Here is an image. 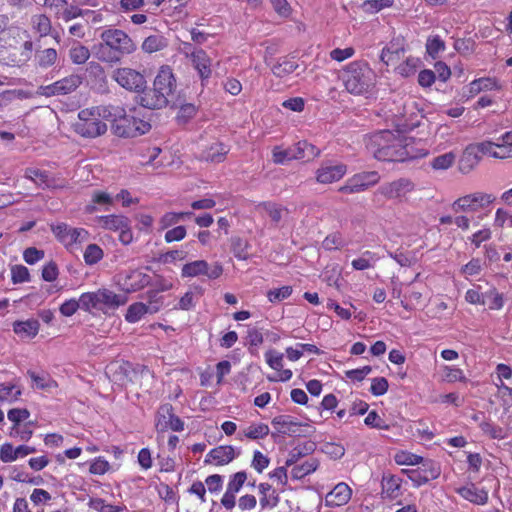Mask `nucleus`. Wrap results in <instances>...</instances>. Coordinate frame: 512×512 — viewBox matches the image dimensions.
<instances>
[{
  "label": "nucleus",
  "instance_id": "obj_1",
  "mask_svg": "<svg viewBox=\"0 0 512 512\" xmlns=\"http://www.w3.org/2000/svg\"><path fill=\"white\" fill-rule=\"evenodd\" d=\"M102 43L93 47L96 58L111 65L128 54V35L120 29H107L101 33Z\"/></svg>",
  "mask_w": 512,
  "mask_h": 512
},
{
  "label": "nucleus",
  "instance_id": "obj_2",
  "mask_svg": "<svg viewBox=\"0 0 512 512\" xmlns=\"http://www.w3.org/2000/svg\"><path fill=\"white\" fill-rule=\"evenodd\" d=\"M403 139L404 135L398 131L382 130L370 137L368 146L376 159L400 162V149L403 147Z\"/></svg>",
  "mask_w": 512,
  "mask_h": 512
},
{
  "label": "nucleus",
  "instance_id": "obj_3",
  "mask_svg": "<svg viewBox=\"0 0 512 512\" xmlns=\"http://www.w3.org/2000/svg\"><path fill=\"white\" fill-rule=\"evenodd\" d=\"M33 43L23 40L18 32L16 36L0 37V62L20 66L25 64L32 55Z\"/></svg>",
  "mask_w": 512,
  "mask_h": 512
},
{
  "label": "nucleus",
  "instance_id": "obj_4",
  "mask_svg": "<svg viewBox=\"0 0 512 512\" xmlns=\"http://www.w3.org/2000/svg\"><path fill=\"white\" fill-rule=\"evenodd\" d=\"M126 301V293L117 294L108 289H99L95 292H87L81 295L82 310L87 312H90L92 309H115L120 305H124Z\"/></svg>",
  "mask_w": 512,
  "mask_h": 512
},
{
  "label": "nucleus",
  "instance_id": "obj_5",
  "mask_svg": "<svg viewBox=\"0 0 512 512\" xmlns=\"http://www.w3.org/2000/svg\"><path fill=\"white\" fill-rule=\"evenodd\" d=\"M373 73L363 63L353 62L349 64L343 74L344 85L352 94H362L372 85Z\"/></svg>",
  "mask_w": 512,
  "mask_h": 512
},
{
  "label": "nucleus",
  "instance_id": "obj_6",
  "mask_svg": "<svg viewBox=\"0 0 512 512\" xmlns=\"http://www.w3.org/2000/svg\"><path fill=\"white\" fill-rule=\"evenodd\" d=\"M100 113L97 108L83 109L78 114V121L75 123V131L88 138H94L104 134L107 126L99 119Z\"/></svg>",
  "mask_w": 512,
  "mask_h": 512
},
{
  "label": "nucleus",
  "instance_id": "obj_7",
  "mask_svg": "<svg viewBox=\"0 0 512 512\" xmlns=\"http://www.w3.org/2000/svg\"><path fill=\"white\" fill-rule=\"evenodd\" d=\"M495 197L491 194L476 192L456 199L452 204V210L458 212H476L489 206Z\"/></svg>",
  "mask_w": 512,
  "mask_h": 512
},
{
  "label": "nucleus",
  "instance_id": "obj_8",
  "mask_svg": "<svg viewBox=\"0 0 512 512\" xmlns=\"http://www.w3.org/2000/svg\"><path fill=\"white\" fill-rule=\"evenodd\" d=\"M153 87L156 92L161 94L159 97L161 102L164 100H166L168 104L172 102L177 84L173 70L170 66L163 65L160 67L157 76L155 77Z\"/></svg>",
  "mask_w": 512,
  "mask_h": 512
},
{
  "label": "nucleus",
  "instance_id": "obj_9",
  "mask_svg": "<svg viewBox=\"0 0 512 512\" xmlns=\"http://www.w3.org/2000/svg\"><path fill=\"white\" fill-rule=\"evenodd\" d=\"M380 181V176L376 171L361 172L348 179L345 185L339 188L342 193H359Z\"/></svg>",
  "mask_w": 512,
  "mask_h": 512
},
{
  "label": "nucleus",
  "instance_id": "obj_10",
  "mask_svg": "<svg viewBox=\"0 0 512 512\" xmlns=\"http://www.w3.org/2000/svg\"><path fill=\"white\" fill-rule=\"evenodd\" d=\"M415 188L414 183L408 178H399L381 185L377 192L388 200L401 201Z\"/></svg>",
  "mask_w": 512,
  "mask_h": 512
},
{
  "label": "nucleus",
  "instance_id": "obj_11",
  "mask_svg": "<svg viewBox=\"0 0 512 512\" xmlns=\"http://www.w3.org/2000/svg\"><path fill=\"white\" fill-rule=\"evenodd\" d=\"M52 232L66 246L82 243L88 239V232L83 228H72L65 223L53 225Z\"/></svg>",
  "mask_w": 512,
  "mask_h": 512
},
{
  "label": "nucleus",
  "instance_id": "obj_12",
  "mask_svg": "<svg viewBox=\"0 0 512 512\" xmlns=\"http://www.w3.org/2000/svg\"><path fill=\"white\" fill-rule=\"evenodd\" d=\"M82 83V78L79 75L67 76L53 84L41 86V94L47 97L55 95H64L76 90Z\"/></svg>",
  "mask_w": 512,
  "mask_h": 512
},
{
  "label": "nucleus",
  "instance_id": "obj_13",
  "mask_svg": "<svg viewBox=\"0 0 512 512\" xmlns=\"http://www.w3.org/2000/svg\"><path fill=\"white\" fill-rule=\"evenodd\" d=\"M223 272L220 264L215 263L209 267L208 263L204 260H197L187 263L182 268L183 277H195L198 275H206L210 279L218 278Z\"/></svg>",
  "mask_w": 512,
  "mask_h": 512
},
{
  "label": "nucleus",
  "instance_id": "obj_14",
  "mask_svg": "<svg viewBox=\"0 0 512 512\" xmlns=\"http://www.w3.org/2000/svg\"><path fill=\"white\" fill-rule=\"evenodd\" d=\"M403 472L413 482L415 487L426 484L440 475V469L434 463L424 464V468L404 469Z\"/></svg>",
  "mask_w": 512,
  "mask_h": 512
},
{
  "label": "nucleus",
  "instance_id": "obj_15",
  "mask_svg": "<svg viewBox=\"0 0 512 512\" xmlns=\"http://www.w3.org/2000/svg\"><path fill=\"white\" fill-rule=\"evenodd\" d=\"M347 172L344 164L323 163L316 172V180L321 184L339 181Z\"/></svg>",
  "mask_w": 512,
  "mask_h": 512
},
{
  "label": "nucleus",
  "instance_id": "obj_16",
  "mask_svg": "<svg viewBox=\"0 0 512 512\" xmlns=\"http://www.w3.org/2000/svg\"><path fill=\"white\" fill-rule=\"evenodd\" d=\"M272 425L275 430L288 436H300L304 432L303 425L294 421L289 415H279L272 419Z\"/></svg>",
  "mask_w": 512,
  "mask_h": 512
},
{
  "label": "nucleus",
  "instance_id": "obj_17",
  "mask_svg": "<svg viewBox=\"0 0 512 512\" xmlns=\"http://www.w3.org/2000/svg\"><path fill=\"white\" fill-rule=\"evenodd\" d=\"M162 302L157 298V292L152 291L148 305L144 303H134L130 305V322L138 321L144 314H154L159 311Z\"/></svg>",
  "mask_w": 512,
  "mask_h": 512
},
{
  "label": "nucleus",
  "instance_id": "obj_18",
  "mask_svg": "<svg viewBox=\"0 0 512 512\" xmlns=\"http://www.w3.org/2000/svg\"><path fill=\"white\" fill-rule=\"evenodd\" d=\"M190 60L202 81L210 78L212 74V60L203 49L192 51Z\"/></svg>",
  "mask_w": 512,
  "mask_h": 512
},
{
  "label": "nucleus",
  "instance_id": "obj_19",
  "mask_svg": "<svg viewBox=\"0 0 512 512\" xmlns=\"http://www.w3.org/2000/svg\"><path fill=\"white\" fill-rule=\"evenodd\" d=\"M352 495L351 488L346 483H338L325 496V504L330 507H338L348 503Z\"/></svg>",
  "mask_w": 512,
  "mask_h": 512
},
{
  "label": "nucleus",
  "instance_id": "obj_20",
  "mask_svg": "<svg viewBox=\"0 0 512 512\" xmlns=\"http://www.w3.org/2000/svg\"><path fill=\"white\" fill-rule=\"evenodd\" d=\"M428 151L422 146L420 141L404 135L403 147L400 149V162L424 157Z\"/></svg>",
  "mask_w": 512,
  "mask_h": 512
},
{
  "label": "nucleus",
  "instance_id": "obj_21",
  "mask_svg": "<svg viewBox=\"0 0 512 512\" xmlns=\"http://www.w3.org/2000/svg\"><path fill=\"white\" fill-rule=\"evenodd\" d=\"M405 52L404 39L394 38L387 47L383 48L380 59L386 65L394 64L400 60Z\"/></svg>",
  "mask_w": 512,
  "mask_h": 512
},
{
  "label": "nucleus",
  "instance_id": "obj_22",
  "mask_svg": "<svg viewBox=\"0 0 512 512\" xmlns=\"http://www.w3.org/2000/svg\"><path fill=\"white\" fill-rule=\"evenodd\" d=\"M481 160V155L476 149L475 144L468 145L458 162V169L462 174H468L473 171Z\"/></svg>",
  "mask_w": 512,
  "mask_h": 512
},
{
  "label": "nucleus",
  "instance_id": "obj_23",
  "mask_svg": "<svg viewBox=\"0 0 512 512\" xmlns=\"http://www.w3.org/2000/svg\"><path fill=\"white\" fill-rule=\"evenodd\" d=\"M161 94L156 92L155 88L147 89L143 93H138L133 96V100L140 106L148 109H161L166 107L168 102L166 100L160 101Z\"/></svg>",
  "mask_w": 512,
  "mask_h": 512
},
{
  "label": "nucleus",
  "instance_id": "obj_24",
  "mask_svg": "<svg viewBox=\"0 0 512 512\" xmlns=\"http://www.w3.org/2000/svg\"><path fill=\"white\" fill-rule=\"evenodd\" d=\"M102 226L106 229L118 231L120 230L119 239L127 245L128 244V232L126 230L127 222L124 216L120 215H109L100 218Z\"/></svg>",
  "mask_w": 512,
  "mask_h": 512
},
{
  "label": "nucleus",
  "instance_id": "obj_25",
  "mask_svg": "<svg viewBox=\"0 0 512 512\" xmlns=\"http://www.w3.org/2000/svg\"><path fill=\"white\" fill-rule=\"evenodd\" d=\"M236 456L237 453L232 446H218L206 455L205 462L214 463L215 465H226Z\"/></svg>",
  "mask_w": 512,
  "mask_h": 512
},
{
  "label": "nucleus",
  "instance_id": "obj_26",
  "mask_svg": "<svg viewBox=\"0 0 512 512\" xmlns=\"http://www.w3.org/2000/svg\"><path fill=\"white\" fill-rule=\"evenodd\" d=\"M255 210L260 214H266L270 217L274 226H278L287 210L273 202H261L255 206Z\"/></svg>",
  "mask_w": 512,
  "mask_h": 512
},
{
  "label": "nucleus",
  "instance_id": "obj_27",
  "mask_svg": "<svg viewBox=\"0 0 512 512\" xmlns=\"http://www.w3.org/2000/svg\"><path fill=\"white\" fill-rule=\"evenodd\" d=\"M40 324L36 319L16 321L13 324V331L22 339L34 338L39 332Z\"/></svg>",
  "mask_w": 512,
  "mask_h": 512
},
{
  "label": "nucleus",
  "instance_id": "obj_28",
  "mask_svg": "<svg viewBox=\"0 0 512 512\" xmlns=\"http://www.w3.org/2000/svg\"><path fill=\"white\" fill-rule=\"evenodd\" d=\"M26 178L33 181L39 188H56L55 179L50 177L46 171H42L36 168H27L25 170Z\"/></svg>",
  "mask_w": 512,
  "mask_h": 512
},
{
  "label": "nucleus",
  "instance_id": "obj_29",
  "mask_svg": "<svg viewBox=\"0 0 512 512\" xmlns=\"http://www.w3.org/2000/svg\"><path fill=\"white\" fill-rule=\"evenodd\" d=\"M293 154L292 157L296 160L304 159L306 161L312 160L320 155V149L315 147L314 145L308 143L307 141H299L292 147Z\"/></svg>",
  "mask_w": 512,
  "mask_h": 512
},
{
  "label": "nucleus",
  "instance_id": "obj_30",
  "mask_svg": "<svg viewBox=\"0 0 512 512\" xmlns=\"http://www.w3.org/2000/svg\"><path fill=\"white\" fill-rule=\"evenodd\" d=\"M227 153L228 149L224 144L215 142L201 153V159L207 162L220 163L224 161Z\"/></svg>",
  "mask_w": 512,
  "mask_h": 512
},
{
  "label": "nucleus",
  "instance_id": "obj_31",
  "mask_svg": "<svg viewBox=\"0 0 512 512\" xmlns=\"http://www.w3.org/2000/svg\"><path fill=\"white\" fill-rule=\"evenodd\" d=\"M458 493L466 500L476 504H484L488 499L487 492L477 488L475 485L459 488Z\"/></svg>",
  "mask_w": 512,
  "mask_h": 512
},
{
  "label": "nucleus",
  "instance_id": "obj_32",
  "mask_svg": "<svg viewBox=\"0 0 512 512\" xmlns=\"http://www.w3.org/2000/svg\"><path fill=\"white\" fill-rule=\"evenodd\" d=\"M114 117L112 123V130L115 135L119 137H126L128 134V124L126 119L125 110L123 108L116 107L114 112L111 113Z\"/></svg>",
  "mask_w": 512,
  "mask_h": 512
},
{
  "label": "nucleus",
  "instance_id": "obj_33",
  "mask_svg": "<svg viewBox=\"0 0 512 512\" xmlns=\"http://www.w3.org/2000/svg\"><path fill=\"white\" fill-rule=\"evenodd\" d=\"M496 145V159L512 158V132H506L499 137L495 142Z\"/></svg>",
  "mask_w": 512,
  "mask_h": 512
},
{
  "label": "nucleus",
  "instance_id": "obj_34",
  "mask_svg": "<svg viewBox=\"0 0 512 512\" xmlns=\"http://www.w3.org/2000/svg\"><path fill=\"white\" fill-rule=\"evenodd\" d=\"M401 480L394 476H383L382 479V494L390 499H395L399 496Z\"/></svg>",
  "mask_w": 512,
  "mask_h": 512
},
{
  "label": "nucleus",
  "instance_id": "obj_35",
  "mask_svg": "<svg viewBox=\"0 0 512 512\" xmlns=\"http://www.w3.org/2000/svg\"><path fill=\"white\" fill-rule=\"evenodd\" d=\"M58 58L57 51L54 48L39 50L35 54V61L41 68H48L55 64Z\"/></svg>",
  "mask_w": 512,
  "mask_h": 512
},
{
  "label": "nucleus",
  "instance_id": "obj_36",
  "mask_svg": "<svg viewBox=\"0 0 512 512\" xmlns=\"http://www.w3.org/2000/svg\"><path fill=\"white\" fill-rule=\"evenodd\" d=\"M297 67L298 64L292 58L284 57L272 67V72L277 77H284L295 71Z\"/></svg>",
  "mask_w": 512,
  "mask_h": 512
},
{
  "label": "nucleus",
  "instance_id": "obj_37",
  "mask_svg": "<svg viewBox=\"0 0 512 512\" xmlns=\"http://www.w3.org/2000/svg\"><path fill=\"white\" fill-rule=\"evenodd\" d=\"M174 409L171 404L166 403L160 406L157 412L156 429L160 432L167 431L166 423L171 420Z\"/></svg>",
  "mask_w": 512,
  "mask_h": 512
},
{
  "label": "nucleus",
  "instance_id": "obj_38",
  "mask_svg": "<svg viewBox=\"0 0 512 512\" xmlns=\"http://www.w3.org/2000/svg\"><path fill=\"white\" fill-rule=\"evenodd\" d=\"M168 45L165 37L160 35H152L147 37L142 43V49L147 53H153L163 50Z\"/></svg>",
  "mask_w": 512,
  "mask_h": 512
},
{
  "label": "nucleus",
  "instance_id": "obj_39",
  "mask_svg": "<svg viewBox=\"0 0 512 512\" xmlns=\"http://www.w3.org/2000/svg\"><path fill=\"white\" fill-rule=\"evenodd\" d=\"M455 160L456 154L454 152H447L434 157L430 162V166L434 170H447L455 163Z\"/></svg>",
  "mask_w": 512,
  "mask_h": 512
},
{
  "label": "nucleus",
  "instance_id": "obj_40",
  "mask_svg": "<svg viewBox=\"0 0 512 512\" xmlns=\"http://www.w3.org/2000/svg\"><path fill=\"white\" fill-rule=\"evenodd\" d=\"M318 467V462L315 459H309L301 465H296L291 471V475L295 479H301L306 475L314 472Z\"/></svg>",
  "mask_w": 512,
  "mask_h": 512
},
{
  "label": "nucleus",
  "instance_id": "obj_41",
  "mask_svg": "<svg viewBox=\"0 0 512 512\" xmlns=\"http://www.w3.org/2000/svg\"><path fill=\"white\" fill-rule=\"evenodd\" d=\"M498 89V85L493 78H480L472 81L469 85L471 94H478L483 90Z\"/></svg>",
  "mask_w": 512,
  "mask_h": 512
},
{
  "label": "nucleus",
  "instance_id": "obj_42",
  "mask_svg": "<svg viewBox=\"0 0 512 512\" xmlns=\"http://www.w3.org/2000/svg\"><path fill=\"white\" fill-rule=\"evenodd\" d=\"M248 247L249 243L248 241L240 238V237H233L231 239V250L236 258L239 260H247L249 258L248 254Z\"/></svg>",
  "mask_w": 512,
  "mask_h": 512
},
{
  "label": "nucleus",
  "instance_id": "obj_43",
  "mask_svg": "<svg viewBox=\"0 0 512 512\" xmlns=\"http://www.w3.org/2000/svg\"><path fill=\"white\" fill-rule=\"evenodd\" d=\"M69 57L74 64H84L90 57V51L86 46L77 44L70 48Z\"/></svg>",
  "mask_w": 512,
  "mask_h": 512
},
{
  "label": "nucleus",
  "instance_id": "obj_44",
  "mask_svg": "<svg viewBox=\"0 0 512 512\" xmlns=\"http://www.w3.org/2000/svg\"><path fill=\"white\" fill-rule=\"evenodd\" d=\"M269 434V427L266 424H253L243 430V435L249 439H262Z\"/></svg>",
  "mask_w": 512,
  "mask_h": 512
},
{
  "label": "nucleus",
  "instance_id": "obj_45",
  "mask_svg": "<svg viewBox=\"0 0 512 512\" xmlns=\"http://www.w3.org/2000/svg\"><path fill=\"white\" fill-rule=\"evenodd\" d=\"M146 87L147 82L145 77L139 72L130 70V92L137 95L138 93L140 94L145 92Z\"/></svg>",
  "mask_w": 512,
  "mask_h": 512
},
{
  "label": "nucleus",
  "instance_id": "obj_46",
  "mask_svg": "<svg viewBox=\"0 0 512 512\" xmlns=\"http://www.w3.org/2000/svg\"><path fill=\"white\" fill-rule=\"evenodd\" d=\"M421 61L419 58L408 57L405 62L400 64L396 70L403 77H409L415 74L417 68L419 67Z\"/></svg>",
  "mask_w": 512,
  "mask_h": 512
},
{
  "label": "nucleus",
  "instance_id": "obj_47",
  "mask_svg": "<svg viewBox=\"0 0 512 512\" xmlns=\"http://www.w3.org/2000/svg\"><path fill=\"white\" fill-rule=\"evenodd\" d=\"M27 374L31 378L33 385L39 389H48L56 385L48 374L39 375L34 371H28Z\"/></svg>",
  "mask_w": 512,
  "mask_h": 512
},
{
  "label": "nucleus",
  "instance_id": "obj_48",
  "mask_svg": "<svg viewBox=\"0 0 512 512\" xmlns=\"http://www.w3.org/2000/svg\"><path fill=\"white\" fill-rule=\"evenodd\" d=\"M103 258L102 249L96 244H89L84 252V260L86 264L93 265Z\"/></svg>",
  "mask_w": 512,
  "mask_h": 512
},
{
  "label": "nucleus",
  "instance_id": "obj_49",
  "mask_svg": "<svg viewBox=\"0 0 512 512\" xmlns=\"http://www.w3.org/2000/svg\"><path fill=\"white\" fill-rule=\"evenodd\" d=\"M151 129L149 122L132 117L130 120V137L141 136Z\"/></svg>",
  "mask_w": 512,
  "mask_h": 512
},
{
  "label": "nucleus",
  "instance_id": "obj_50",
  "mask_svg": "<svg viewBox=\"0 0 512 512\" xmlns=\"http://www.w3.org/2000/svg\"><path fill=\"white\" fill-rule=\"evenodd\" d=\"M292 294L291 286H283L281 288L271 289L267 292L268 300L271 303L280 302L287 299Z\"/></svg>",
  "mask_w": 512,
  "mask_h": 512
},
{
  "label": "nucleus",
  "instance_id": "obj_51",
  "mask_svg": "<svg viewBox=\"0 0 512 512\" xmlns=\"http://www.w3.org/2000/svg\"><path fill=\"white\" fill-rule=\"evenodd\" d=\"M33 24H34V28L37 30V32L41 36H46L51 31V21L44 14L35 16L33 18Z\"/></svg>",
  "mask_w": 512,
  "mask_h": 512
},
{
  "label": "nucleus",
  "instance_id": "obj_52",
  "mask_svg": "<svg viewBox=\"0 0 512 512\" xmlns=\"http://www.w3.org/2000/svg\"><path fill=\"white\" fill-rule=\"evenodd\" d=\"M8 419L14 423L13 431L18 433L19 423L26 420L30 416V412L27 409H11L8 412Z\"/></svg>",
  "mask_w": 512,
  "mask_h": 512
},
{
  "label": "nucleus",
  "instance_id": "obj_53",
  "mask_svg": "<svg viewBox=\"0 0 512 512\" xmlns=\"http://www.w3.org/2000/svg\"><path fill=\"white\" fill-rule=\"evenodd\" d=\"M445 49V43L440 39L439 36L428 38L426 43L427 53L432 57L436 58L439 52Z\"/></svg>",
  "mask_w": 512,
  "mask_h": 512
},
{
  "label": "nucleus",
  "instance_id": "obj_54",
  "mask_svg": "<svg viewBox=\"0 0 512 512\" xmlns=\"http://www.w3.org/2000/svg\"><path fill=\"white\" fill-rule=\"evenodd\" d=\"M291 154H293L292 147L288 149H282L280 146H276L272 151L273 162L276 164H284L287 161L294 159Z\"/></svg>",
  "mask_w": 512,
  "mask_h": 512
},
{
  "label": "nucleus",
  "instance_id": "obj_55",
  "mask_svg": "<svg viewBox=\"0 0 512 512\" xmlns=\"http://www.w3.org/2000/svg\"><path fill=\"white\" fill-rule=\"evenodd\" d=\"M394 460L398 465H416L422 461V457L402 451L395 454Z\"/></svg>",
  "mask_w": 512,
  "mask_h": 512
},
{
  "label": "nucleus",
  "instance_id": "obj_56",
  "mask_svg": "<svg viewBox=\"0 0 512 512\" xmlns=\"http://www.w3.org/2000/svg\"><path fill=\"white\" fill-rule=\"evenodd\" d=\"M247 480V474L244 471L237 472L230 477L227 490L237 493Z\"/></svg>",
  "mask_w": 512,
  "mask_h": 512
},
{
  "label": "nucleus",
  "instance_id": "obj_57",
  "mask_svg": "<svg viewBox=\"0 0 512 512\" xmlns=\"http://www.w3.org/2000/svg\"><path fill=\"white\" fill-rule=\"evenodd\" d=\"M345 241L340 233L328 235L322 242V246L326 250H334L344 246Z\"/></svg>",
  "mask_w": 512,
  "mask_h": 512
},
{
  "label": "nucleus",
  "instance_id": "obj_58",
  "mask_svg": "<svg viewBox=\"0 0 512 512\" xmlns=\"http://www.w3.org/2000/svg\"><path fill=\"white\" fill-rule=\"evenodd\" d=\"M11 278L14 284L29 281V271L23 265H14L11 268Z\"/></svg>",
  "mask_w": 512,
  "mask_h": 512
},
{
  "label": "nucleus",
  "instance_id": "obj_59",
  "mask_svg": "<svg viewBox=\"0 0 512 512\" xmlns=\"http://www.w3.org/2000/svg\"><path fill=\"white\" fill-rule=\"evenodd\" d=\"M78 309H82V302H81V297L76 300V299H69L67 301H65L61 306H60V313L63 315V316H66V317H70L72 316Z\"/></svg>",
  "mask_w": 512,
  "mask_h": 512
},
{
  "label": "nucleus",
  "instance_id": "obj_60",
  "mask_svg": "<svg viewBox=\"0 0 512 512\" xmlns=\"http://www.w3.org/2000/svg\"><path fill=\"white\" fill-rule=\"evenodd\" d=\"M268 365L274 370H281L283 368V355L274 350H269L265 353Z\"/></svg>",
  "mask_w": 512,
  "mask_h": 512
},
{
  "label": "nucleus",
  "instance_id": "obj_61",
  "mask_svg": "<svg viewBox=\"0 0 512 512\" xmlns=\"http://www.w3.org/2000/svg\"><path fill=\"white\" fill-rule=\"evenodd\" d=\"M488 300L489 308L499 310L503 307V297L496 289H492L485 293V300Z\"/></svg>",
  "mask_w": 512,
  "mask_h": 512
},
{
  "label": "nucleus",
  "instance_id": "obj_62",
  "mask_svg": "<svg viewBox=\"0 0 512 512\" xmlns=\"http://www.w3.org/2000/svg\"><path fill=\"white\" fill-rule=\"evenodd\" d=\"M480 428L493 439H503L505 437V433L501 427L494 426L489 422H482Z\"/></svg>",
  "mask_w": 512,
  "mask_h": 512
},
{
  "label": "nucleus",
  "instance_id": "obj_63",
  "mask_svg": "<svg viewBox=\"0 0 512 512\" xmlns=\"http://www.w3.org/2000/svg\"><path fill=\"white\" fill-rule=\"evenodd\" d=\"M23 258L27 264L33 265L44 258V251L39 250L35 247H29L25 249L23 253Z\"/></svg>",
  "mask_w": 512,
  "mask_h": 512
},
{
  "label": "nucleus",
  "instance_id": "obj_64",
  "mask_svg": "<svg viewBox=\"0 0 512 512\" xmlns=\"http://www.w3.org/2000/svg\"><path fill=\"white\" fill-rule=\"evenodd\" d=\"M340 271L337 267H326L323 272V280L330 286L339 287Z\"/></svg>",
  "mask_w": 512,
  "mask_h": 512
}]
</instances>
